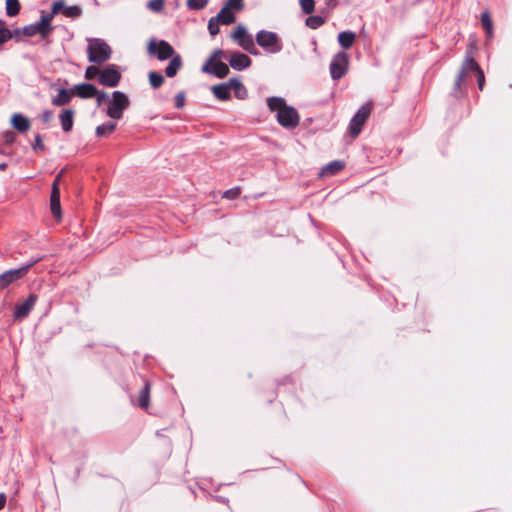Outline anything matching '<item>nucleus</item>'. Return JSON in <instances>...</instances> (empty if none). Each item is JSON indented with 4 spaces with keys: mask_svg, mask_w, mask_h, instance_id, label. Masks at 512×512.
<instances>
[{
    "mask_svg": "<svg viewBox=\"0 0 512 512\" xmlns=\"http://www.w3.org/2000/svg\"><path fill=\"white\" fill-rule=\"evenodd\" d=\"M15 140H16V135L13 131L8 130L2 134V142L5 145H11L15 142Z\"/></svg>",
    "mask_w": 512,
    "mask_h": 512,
    "instance_id": "obj_42",
    "label": "nucleus"
},
{
    "mask_svg": "<svg viewBox=\"0 0 512 512\" xmlns=\"http://www.w3.org/2000/svg\"><path fill=\"white\" fill-rule=\"evenodd\" d=\"M186 95L184 91H180L175 96V107L177 109H182L185 105Z\"/></svg>",
    "mask_w": 512,
    "mask_h": 512,
    "instance_id": "obj_45",
    "label": "nucleus"
},
{
    "mask_svg": "<svg viewBox=\"0 0 512 512\" xmlns=\"http://www.w3.org/2000/svg\"><path fill=\"white\" fill-rule=\"evenodd\" d=\"M243 50H248L249 48H253V44H255V41L253 40L252 36L249 35L245 37L242 41H239L237 43Z\"/></svg>",
    "mask_w": 512,
    "mask_h": 512,
    "instance_id": "obj_44",
    "label": "nucleus"
},
{
    "mask_svg": "<svg viewBox=\"0 0 512 512\" xmlns=\"http://www.w3.org/2000/svg\"><path fill=\"white\" fill-rule=\"evenodd\" d=\"M147 49L148 53L157 57L159 61L168 60L176 54L173 46L165 40L152 39Z\"/></svg>",
    "mask_w": 512,
    "mask_h": 512,
    "instance_id": "obj_7",
    "label": "nucleus"
},
{
    "mask_svg": "<svg viewBox=\"0 0 512 512\" xmlns=\"http://www.w3.org/2000/svg\"><path fill=\"white\" fill-rule=\"evenodd\" d=\"M42 257L32 258L26 264L16 269H10L0 274V291L8 287L10 284L21 279L28 270L38 263Z\"/></svg>",
    "mask_w": 512,
    "mask_h": 512,
    "instance_id": "obj_5",
    "label": "nucleus"
},
{
    "mask_svg": "<svg viewBox=\"0 0 512 512\" xmlns=\"http://www.w3.org/2000/svg\"><path fill=\"white\" fill-rule=\"evenodd\" d=\"M62 171L56 176L52 183L51 194H50V209L52 215L60 220L62 217L61 203H60V178Z\"/></svg>",
    "mask_w": 512,
    "mask_h": 512,
    "instance_id": "obj_11",
    "label": "nucleus"
},
{
    "mask_svg": "<svg viewBox=\"0 0 512 512\" xmlns=\"http://www.w3.org/2000/svg\"><path fill=\"white\" fill-rule=\"evenodd\" d=\"M299 5L304 14L310 15L315 10L314 0H299Z\"/></svg>",
    "mask_w": 512,
    "mask_h": 512,
    "instance_id": "obj_37",
    "label": "nucleus"
},
{
    "mask_svg": "<svg viewBox=\"0 0 512 512\" xmlns=\"http://www.w3.org/2000/svg\"><path fill=\"white\" fill-rule=\"evenodd\" d=\"M149 83L153 89H157L164 83V76L157 71H150L148 74Z\"/></svg>",
    "mask_w": 512,
    "mask_h": 512,
    "instance_id": "obj_31",
    "label": "nucleus"
},
{
    "mask_svg": "<svg viewBox=\"0 0 512 512\" xmlns=\"http://www.w3.org/2000/svg\"><path fill=\"white\" fill-rule=\"evenodd\" d=\"M349 56L346 52L336 53L330 63V75L333 80H340L348 71Z\"/></svg>",
    "mask_w": 512,
    "mask_h": 512,
    "instance_id": "obj_8",
    "label": "nucleus"
},
{
    "mask_svg": "<svg viewBox=\"0 0 512 512\" xmlns=\"http://www.w3.org/2000/svg\"><path fill=\"white\" fill-rule=\"evenodd\" d=\"M117 127L116 122L108 121L96 127L95 134L97 137H103L107 133H112Z\"/></svg>",
    "mask_w": 512,
    "mask_h": 512,
    "instance_id": "obj_29",
    "label": "nucleus"
},
{
    "mask_svg": "<svg viewBox=\"0 0 512 512\" xmlns=\"http://www.w3.org/2000/svg\"><path fill=\"white\" fill-rule=\"evenodd\" d=\"M52 117H53V111H52V110H44V111L42 112V114H41V117H40V118H41V121H42L43 123H48V122H50V121H51Z\"/></svg>",
    "mask_w": 512,
    "mask_h": 512,
    "instance_id": "obj_49",
    "label": "nucleus"
},
{
    "mask_svg": "<svg viewBox=\"0 0 512 512\" xmlns=\"http://www.w3.org/2000/svg\"><path fill=\"white\" fill-rule=\"evenodd\" d=\"M22 34L26 37H33L36 34H39L41 38L45 39L49 36V34L44 30L41 24L37 21L33 24H29L21 28Z\"/></svg>",
    "mask_w": 512,
    "mask_h": 512,
    "instance_id": "obj_20",
    "label": "nucleus"
},
{
    "mask_svg": "<svg viewBox=\"0 0 512 512\" xmlns=\"http://www.w3.org/2000/svg\"><path fill=\"white\" fill-rule=\"evenodd\" d=\"M82 8L79 5L67 6V8L63 11V15L68 18H78L82 15Z\"/></svg>",
    "mask_w": 512,
    "mask_h": 512,
    "instance_id": "obj_35",
    "label": "nucleus"
},
{
    "mask_svg": "<svg viewBox=\"0 0 512 512\" xmlns=\"http://www.w3.org/2000/svg\"><path fill=\"white\" fill-rule=\"evenodd\" d=\"M147 7L154 12H160L164 7V0H150L147 3Z\"/></svg>",
    "mask_w": 512,
    "mask_h": 512,
    "instance_id": "obj_41",
    "label": "nucleus"
},
{
    "mask_svg": "<svg viewBox=\"0 0 512 512\" xmlns=\"http://www.w3.org/2000/svg\"><path fill=\"white\" fill-rule=\"evenodd\" d=\"M7 168V164L6 163H1L0 164V171H5Z\"/></svg>",
    "mask_w": 512,
    "mask_h": 512,
    "instance_id": "obj_55",
    "label": "nucleus"
},
{
    "mask_svg": "<svg viewBox=\"0 0 512 512\" xmlns=\"http://www.w3.org/2000/svg\"><path fill=\"white\" fill-rule=\"evenodd\" d=\"M356 38V33L350 30L342 31L337 36L339 45L345 50L350 49L354 45Z\"/></svg>",
    "mask_w": 512,
    "mask_h": 512,
    "instance_id": "obj_21",
    "label": "nucleus"
},
{
    "mask_svg": "<svg viewBox=\"0 0 512 512\" xmlns=\"http://www.w3.org/2000/svg\"><path fill=\"white\" fill-rule=\"evenodd\" d=\"M129 106V97L124 92L115 90L112 92V97L109 100L106 114L112 119H121L123 117L124 111L128 109Z\"/></svg>",
    "mask_w": 512,
    "mask_h": 512,
    "instance_id": "obj_4",
    "label": "nucleus"
},
{
    "mask_svg": "<svg viewBox=\"0 0 512 512\" xmlns=\"http://www.w3.org/2000/svg\"><path fill=\"white\" fill-rule=\"evenodd\" d=\"M55 15H52V11L50 13L41 12V16L39 19V23L44 28V30L50 35L54 30V27L51 25V21Z\"/></svg>",
    "mask_w": 512,
    "mask_h": 512,
    "instance_id": "obj_28",
    "label": "nucleus"
},
{
    "mask_svg": "<svg viewBox=\"0 0 512 512\" xmlns=\"http://www.w3.org/2000/svg\"><path fill=\"white\" fill-rule=\"evenodd\" d=\"M12 38L13 37H19L22 34L21 28H15L14 30H11Z\"/></svg>",
    "mask_w": 512,
    "mask_h": 512,
    "instance_id": "obj_54",
    "label": "nucleus"
},
{
    "mask_svg": "<svg viewBox=\"0 0 512 512\" xmlns=\"http://www.w3.org/2000/svg\"><path fill=\"white\" fill-rule=\"evenodd\" d=\"M230 90H233L234 95L239 100H244L248 97V90L238 78L229 79Z\"/></svg>",
    "mask_w": 512,
    "mask_h": 512,
    "instance_id": "obj_22",
    "label": "nucleus"
},
{
    "mask_svg": "<svg viewBox=\"0 0 512 512\" xmlns=\"http://www.w3.org/2000/svg\"><path fill=\"white\" fill-rule=\"evenodd\" d=\"M0 25H4V21L0 19Z\"/></svg>",
    "mask_w": 512,
    "mask_h": 512,
    "instance_id": "obj_56",
    "label": "nucleus"
},
{
    "mask_svg": "<svg viewBox=\"0 0 512 512\" xmlns=\"http://www.w3.org/2000/svg\"><path fill=\"white\" fill-rule=\"evenodd\" d=\"M214 499L218 502H221V503H224V504H227L229 502L228 498L226 497H223V496H220V495H215L214 496Z\"/></svg>",
    "mask_w": 512,
    "mask_h": 512,
    "instance_id": "obj_53",
    "label": "nucleus"
},
{
    "mask_svg": "<svg viewBox=\"0 0 512 512\" xmlns=\"http://www.w3.org/2000/svg\"><path fill=\"white\" fill-rule=\"evenodd\" d=\"M345 167L341 160H334L322 167L320 175H335Z\"/></svg>",
    "mask_w": 512,
    "mask_h": 512,
    "instance_id": "obj_25",
    "label": "nucleus"
},
{
    "mask_svg": "<svg viewBox=\"0 0 512 512\" xmlns=\"http://www.w3.org/2000/svg\"><path fill=\"white\" fill-rule=\"evenodd\" d=\"M278 123L286 129H294L299 125L300 116L298 111L290 105H286L276 114Z\"/></svg>",
    "mask_w": 512,
    "mask_h": 512,
    "instance_id": "obj_10",
    "label": "nucleus"
},
{
    "mask_svg": "<svg viewBox=\"0 0 512 512\" xmlns=\"http://www.w3.org/2000/svg\"><path fill=\"white\" fill-rule=\"evenodd\" d=\"M209 0H187L186 5L189 10L199 11L205 8Z\"/></svg>",
    "mask_w": 512,
    "mask_h": 512,
    "instance_id": "obj_36",
    "label": "nucleus"
},
{
    "mask_svg": "<svg viewBox=\"0 0 512 512\" xmlns=\"http://www.w3.org/2000/svg\"><path fill=\"white\" fill-rule=\"evenodd\" d=\"M372 111V102H366L364 105H362L355 115L352 117L349 123V132L351 136L357 137L365 122L367 121L369 115Z\"/></svg>",
    "mask_w": 512,
    "mask_h": 512,
    "instance_id": "obj_6",
    "label": "nucleus"
},
{
    "mask_svg": "<svg viewBox=\"0 0 512 512\" xmlns=\"http://www.w3.org/2000/svg\"><path fill=\"white\" fill-rule=\"evenodd\" d=\"M219 22L216 20V18L211 17L208 21V31L212 37L216 36L220 32L219 28Z\"/></svg>",
    "mask_w": 512,
    "mask_h": 512,
    "instance_id": "obj_39",
    "label": "nucleus"
},
{
    "mask_svg": "<svg viewBox=\"0 0 512 512\" xmlns=\"http://www.w3.org/2000/svg\"><path fill=\"white\" fill-rule=\"evenodd\" d=\"M224 58H226V52L223 49L213 50L210 57L202 65L201 71L218 79H224L230 73V67L237 71H243L252 64L250 57L240 51L231 52L229 65L222 61Z\"/></svg>",
    "mask_w": 512,
    "mask_h": 512,
    "instance_id": "obj_1",
    "label": "nucleus"
},
{
    "mask_svg": "<svg viewBox=\"0 0 512 512\" xmlns=\"http://www.w3.org/2000/svg\"><path fill=\"white\" fill-rule=\"evenodd\" d=\"M327 7L334 9L338 5V0H325Z\"/></svg>",
    "mask_w": 512,
    "mask_h": 512,
    "instance_id": "obj_51",
    "label": "nucleus"
},
{
    "mask_svg": "<svg viewBox=\"0 0 512 512\" xmlns=\"http://www.w3.org/2000/svg\"><path fill=\"white\" fill-rule=\"evenodd\" d=\"M6 14L9 17H14L18 15L21 5L19 0H6Z\"/></svg>",
    "mask_w": 512,
    "mask_h": 512,
    "instance_id": "obj_32",
    "label": "nucleus"
},
{
    "mask_svg": "<svg viewBox=\"0 0 512 512\" xmlns=\"http://www.w3.org/2000/svg\"><path fill=\"white\" fill-rule=\"evenodd\" d=\"M75 96L73 92V88L66 89V88H60L58 90V94L52 98L51 103L54 106H64L70 103L72 100V97Z\"/></svg>",
    "mask_w": 512,
    "mask_h": 512,
    "instance_id": "obj_17",
    "label": "nucleus"
},
{
    "mask_svg": "<svg viewBox=\"0 0 512 512\" xmlns=\"http://www.w3.org/2000/svg\"><path fill=\"white\" fill-rule=\"evenodd\" d=\"M72 88L74 95L82 99L94 98V95L98 93V88L91 83H79Z\"/></svg>",
    "mask_w": 512,
    "mask_h": 512,
    "instance_id": "obj_15",
    "label": "nucleus"
},
{
    "mask_svg": "<svg viewBox=\"0 0 512 512\" xmlns=\"http://www.w3.org/2000/svg\"><path fill=\"white\" fill-rule=\"evenodd\" d=\"M255 42L264 51L270 54L279 53L283 49L281 39L276 32L260 30L256 34Z\"/></svg>",
    "mask_w": 512,
    "mask_h": 512,
    "instance_id": "obj_3",
    "label": "nucleus"
},
{
    "mask_svg": "<svg viewBox=\"0 0 512 512\" xmlns=\"http://www.w3.org/2000/svg\"><path fill=\"white\" fill-rule=\"evenodd\" d=\"M225 6L234 10H241L243 8V0H228Z\"/></svg>",
    "mask_w": 512,
    "mask_h": 512,
    "instance_id": "obj_47",
    "label": "nucleus"
},
{
    "mask_svg": "<svg viewBox=\"0 0 512 512\" xmlns=\"http://www.w3.org/2000/svg\"><path fill=\"white\" fill-rule=\"evenodd\" d=\"M266 102L269 110L277 113L287 105L286 100L283 97L278 96L268 97Z\"/></svg>",
    "mask_w": 512,
    "mask_h": 512,
    "instance_id": "obj_26",
    "label": "nucleus"
},
{
    "mask_svg": "<svg viewBox=\"0 0 512 512\" xmlns=\"http://www.w3.org/2000/svg\"><path fill=\"white\" fill-rule=\"evenodd\" d=\"M37 295L36 294H30L22 303L17 304L15 306L14 310V319H24L26 318L32 308L34 307L36 301H37Z\"/></svg>",
    "mask_w": 512,
    "mask_h": 512,
    "instance_id": "obj_12",
    "label": "nucleus"
},
{
    "mask_svg": "<svg viewBox=\"0 0 512 512\" xmlns=\"http://www.w3.org/2000/svg\"><path fill=\"white\" fill-rule=\"evenodd\" d=\"M32 149L37 151H43L45 149V145L43 144L42 137L40 134L35 135L34 142L32 143Z\"/></svg>",
    "mask_w": 512,
    "mask_h": 512,
    "instance_id": "obj_46",
    "label": "nucleus"
},
{
    "mask_svg": "<svg viewBox=\"0 0 512 512\" xmlns=\"http://www.w3.org/2000/svg\"><path fill=\"white\" fill-rule=\"evenodd\" d=\"M101 71H99V69L96 67V66H88L85 70V78L86 79H93L95 77L98 78V75L100 74Z\"/></svg>",
    "mask_w": 512,
    "mask_h": 512,
    "instance_id": "obj_43",
    "label": "nucleus"
},
{
    "mask_svg": "<svg viewBox=\"0 0 512 512\" xmlns=\"http://www.w3.org/2000/svg\"><path fill=\"white\" fill-rule=\"evenodd\" d=\"M211 91L214 97L220 101H228L231 98L229 80L225 83L213 85Z\"/></svg>",
    "mask_w": 512,
    "mask_h": 512,
    "instance_id": "obj_18",
    "label": "nucleus"
},
{
    "mask_svg": "<svg viewBox=\"0 0 512 512\" xmlns=\"http://www.w3.org/2000/svg\"><path fill=\"white\" fill-rule=\"evenodd\" d=\"M182 67V58L179 54H175L173 57H171L170 62L165 68V74L169 78H173L177 75L178 71Z\"/></svg>",
    "mask_w": 512,
    "mask_h": 512,
    "instance_id": "obj_23",
    "label": "nucleus"
},
{
    "mask_svg": "<svg viewBox=\"0 0 512 512\" xmlns=\"http://www.w3.org/2000/svg\"><path fill=\"white\" fill-rule=\"evenodd\" d=\"M10 123L11 126L19 133H25L31 127L30 119L22 113H14L11 116Z\"/></svg>",
    "mask_w": 512,
    "mask_h": 512,
    "instance_id": "obj_16",
    "label": "nucleus"
},
{
    "mask_svg": "<svg viewBox=\"0 0 512 512\" xmlns=\"http://www.w3.org/2000/svg\"><path fill=\"white\" fill-rule=\"evenodd\" d=\"M326 22V18L321 15H310L306 18L305 24L310 29H318Z\"/></svg>",
    "mask_w": 512,
    "mask_h": 512,
    "instance_id": "obj_30",
    "label": "nucleus"
},
{
    "mask_svg": "<svg viewBox=\"0 0 512 512\" xmlns=\"http://www.w3.org/2000/svg\"><path fill=\"white\" fill-rule=\"evenodd\" d=\"M241 189L238 186L230 188L223 193V198L234 200L240 196Z\"/></svg>",
    "mask_w": 512,
    "mask_h": 512,
    "instance_id": "obj_40",
    "label": "nucleus"
},
{
    "mask_svg": "<svg viewBox=\"0 0 512 512\" xmlns=\"http://www.w3.org/2000/svg\"><path fill=\"white\" fill-rule=\"evenodd\" d=\"M245 51L254 56L260 55V51L257 49L255 44H253V48H249L248 50H245Z\"/></svg>",
    "mask_w": 512,
    "mask_h": 512,
    "instance_id": "obj_50",
    "label": "nucleus"
},
{
    "mask_svg": "<svg viewBox=\"0 0 512 512\" xmlns=\"http://www.w3.org/2000/svg\"><path fill=\"white\" fill-rule=\"evenodd\" d=\"M0 154H4V151L0 148Z\"/></svg>",
    "mask_w": 512,
    "mask_h": 512,
    "instance_id": "obj_57",
    "label": "nucleus"
},
{
    "mask_svg": "<svg viewBox=\"0 0 512 512\" xmlns=\"http://www.w3.org/2000/svg\"><path fill=\"white\" fill-rule=\"evenodd\" d=\"M7 501V497L4 493H0V510L4 508Z\"/></svg>",
    "mask_w": 512,
    "mask_h": 512,
    "instance_id": "obj_52",
    "label": "nucleus"
},
{
    "mask_svg": "<svg viewBox=\"0 0 512 512\" xmlns=\"http://www.w3.org/2000/svg\"><path fill=\"white\" fill-rule=\"evenodd\" d=\"M464 61H465L467 73L469 71H472L476 74L478 88L480 90H483V87L485 84V75H484L483 70L481 69L479 64L476 62V60L471 55H468Z\"/></svg>",
    "mask_w": 512,
    "mask_h": 512,
    "instance_id": "obj_14",
    "label": "nucleus"
},
{
    "mask_svg": "<svg viewBox=\"0 0 512 512\" xmlns=\"http://www.w3.org/2000/svg\"><path fill=\"white\" fill-rule=\"evenodd\" d=\"M150 402V383L148 381L145 382L143 388L139 394L138 405L143 409H147Z\"/></svg>",
    "mask_w": 512,
    "mask_h": 512,
    "instance_id": "obj_27",
    "label": "nucleus"
},
{
    "mask_svg": "<svg viewBox=\"0 0 512 512\" xmlns=\"http://www.w3.org/2000/svg\"><path fill=\"white\" fill-rule=\"evenodd\" d=\"M75 111L73 109H64L59 115L61 128L63 132L68 133L72 131L74 125Z\"/></svg>",
    "mask_w": 512,
    "mask_h": 512,
    "instance_id": "obj_19",
    "label": "nucleus"
},
{
    "mask_svg": "<svg viewBox=\"0 0 512 512\" xmlns=\"http://www.w3.org/2000/svg\"><path fill=\"white\" fill-rule=\"evenodd\" d=\"M87 56L90 63L100 65L111 58L112 49L108 43L101 38L87 39Z\"/></svg>",
    "mask_w": 512,
    "mask_h": 512,
    "instance_id": "obj_2",
    "label": "nucleus"
},
{
    "mask_svg": "<svg viewBox=\"0 0 512 512\" xmlns=\"http://www.w3.org/2000/svg\"><path fill=\"white\" fill-rule=\"evenodd\" d=\"M247 36H249L247 28L242 24L238 25L231 34V38L237 43L245 39Z\"/></svg>",
    "mask_w": 512,
    "mask_h": 512,
    "instance_id": "obj_34",
    "label": "nucleus"
},
{
    "mask_svg": "<svg viewBox=\"0 0 512 512\" xmlns=\"http://www.w3.org/2000/svg\"><path fill=\"white\" fill-rule=\"evenodd\" d=\"M466 76H467V69H466V65H465V61H464L461 65V68H460L457 76H456L454 86L452 89V95L457 99L463 97L466 93V88L462 87L463 83L465 82Z\"/></svg>",
    "mask_w": 512,
    "mask_h": 512,
    "instance_id": "obj_13",
    "label": "nucleus"
},
{
    "mask_svg": "<svg viewBox=\"0 0 512 512\" xmlns=\"http://www.w3.org/2000/svg\"><path fill=\"white\" fill-rule=\"evenodd\" d=\"M481 24L485 32L492 36L493 34V22L488 11H484L481 14Z\"/></svg>",
    "mask_w": 512,
    "mask_h": 512,
    "instance_id": "obj_33",
    "label": "nucleus"
},
{
    "mask_svg": "<svg viewBox=\"0 0 512 512\" xmlns=\"http://www.w3.org/2000/svg\"><path fill=\"white\" fill-rule=\"evenodd\" d=\"M67 8V5L64 0H55L52 3L51 10L52 15H57L59 13L63 14V11Z\"/></svg>",
    "mask_w": 512,
    "mask_h": 512,
    "instance_id": "obj_38",
    "label": "nucleus"
},
{
    "mask_svg": "<svg viewBox=\"0 0 512 512\" xmlns=\"http://www.w3.org/2000/svg\"><path fill=\"white\" fill-rule=\"evenodd\" d=\"M122 78L120 67L116 64H108L98 75V82L105 87H117Z\"/></svg>",
    "mask_w": 512,
    "mask_h": 512,
    "instance_id": "obj_9",
    "label": "nucleus"
},
{
    "mask_svg": "<svg viewBox=\"0 0 512 512\" xmlns=\"http://www.w3.org/2000/svg\"><path fill=\"white\" fill-rule=\"evenodd\" d=\"M230 9L231 8L224 5V7L221 8L219 13L216 16H214V18H216V20L223 25L232 24L233 22H235L236 17L234 13L230 11Z\"/></svg>",
    "mask_w": 512,
    "mask_h": 512,
    "instance_id": "obj_24",
    "label": "nucleus"
},
{
    "mask_svg": "<svg viewBox=\"0 0 512 512\" xmlns=\"http://www.w3.org/2000/svg\"><path fill=\"white\" fill-rule=\"evenodd\" d=\"M94 98H96V102L98 105H101L102 103L109 100L108 94L105 91L98 90V93L94 95Z\"/></svg>",
    "mask_w": 512,
    "mask_h": 512,
    "instance_id": "obj_48",
    "label": "nucleus"
}]
</instances>
